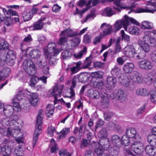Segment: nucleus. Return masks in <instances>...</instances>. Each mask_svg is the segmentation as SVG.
<instances>
[{"label": "nucleus", "instance_id": "nucleus-22", "mask_svg": "<svg viewBox=\"0 0 156 156\" xmlns=\"http://www.w3.org/2000/svg\"><path fill=\"white\" fill-rule=\"evenodd\" d=\"M65 35L67 37H73L77 35V33L75 32H73V30L70 29H67L64 31H62L60 36Z\"/></svg>", "mask_w": 156, "mask_h": 156}, {"label": "nucleus", "instance_id": "nucleus-12", "mask_svg": "<svg viewBox=\"0 0 156 156\" xmlns=\"http://www.w3.org/2000/svg\"><path fill=\"white\" fill-rule=\"evenodd\" d=\"M126 135L133 140L135 138H137V136H139L137 134V132L135 128L132 127L128 128L126 131Z\"/></svg>", "mask_w": 156, "mask_h": 156}, {"label": "nucleus", "instance_id": "nucleus-54", "mask_svg": "<svg viewBox=\"0 0 156 156\" xmlns=\"http://www.w3.org/2000/svg\"><path fill=\"white\" fill-rule=\"evenodd\" d=\"M121 33L122 40H124V41L126 42H128L130 41L129 36L126 34L124 30H121Z\"/></svg>", "mask_w": 156, "mask_h": 156}, {"label": "nucleus", "instance_id": "nucleus-40", "mask_svg": "<svg viewBox=\"0 0 156 156\" xmlns=\"http://www.w3.org/2000/svg\"><path fill=\"white\" fill-rule=\"evenodd\" d=\"M42 117L37 116L36 121L35 130H41Z\"/></svg>", "mask_w": 156, "mask_h": 156}, {"label": "nucleus", "instance_id": "nucleus-36", "mask_svg": "<svg viewBox=\"0 0 156 156\" xmlns=\"http://www.w3.org/2000/svg\"><path fill=\"white\" fill-rule=\"evenodd\" d=\"M41 133V130H39L38 129L35 130L34 134V138L33 142V148H34L36 145L37 141L38 139V136Z\"/></svg>", "mask_w": 156, "mask_h": 156}, {"label": "nucleus", "instance_id": "nucleus-47", "mask_svg": "<svg viewBox=\"0 0 156 156\" xmlns=\"http://www.w3.org/2000/svg\"><path fill=\"white\" fill-rule=\"evenodd\" d=\"M121 71L119 67L115 66L113 68L111 71V73L112 76L114 77H117Z\"/></svg>", "mask_w": 156, "mask_h": 156}, {"label": "nucleus", "instance_id": "nucleus-51", "mask_svg": "<svg viewBox=\"0 0 156 156\" xmlns=\"http://www.w3.org/2000/svg\"><path fill=\"white\" fill-rule=\"evenodd\" d=\"M129 31L131 34L137 35L139 34L140 30L137 27L133 26L129 28Z\"/></svg>", "mask_w": 156, "mask_h": 156}, {"label": "nucleus", "instance_id": "nucleus-57", "mask_svg": "<svg viewBox=\"0 0 156 156\" xmlns=\"http://www.w3.org/2000/svg\"><path fill=\"white\" fill-rule=\"evenodd\" d=\"M133 148V151L138 154H141L144 150V147H141L140 145L138 147H135Z\"/></svg>", "mask_w": 156, "mask_h": 156}, {"label": "nucleus", "instance_id": "nucleus-35", "mask_svg": "<svg viewBox=\"0 0 156 156\" xmlns=\"http://www.w3.org/2000/svg\"><path fill=\"white\" fill-rule=\"evenodd\" d=\"M114 14L115 13L112 11L111 8L109 7H107L104 9L102 13V15L103 16L110 17Z\"/></svg>", "mask_w": 156, "mask_h": 156}, {"label": "nucleus", "instance_id": "nucleus-55", "mask_svg": "<svg viewBox=\"0 0 156 156\" xmlns=\"http://www.w3.org/2000/svg\"><path fill=\"white\" fill-rule=\"evenodd\" d=\"M104 119L108 121L113 116V113L112 112H107L104 113Z\"/></svg>", "mask_w": 156, "mask_h": 156}, {"label": "nucleus", "instance_id": "nucleus-13", "mask_svg": "<svg viewBox=\"0 0 156 156\" xmlns=\"http://www.w3.org/2000/svg\"><path fill=\"white\" fill-rule=\"evenodd\" d=\"M115 1L114 4L115 5V6H114L113 8L119 11H120L121 9L124 8L123 6V4L121 2L120 0H101V3H104L106 2H112Z\"/></svg>", "mask_w": 156, "mask_h": 156}, {"label": "nucleus", "instance_id": "nucleus-58", "mask_svg": "<svg viewBox=\"0 0 156 156\" xmlns=\"http://www.w3.org/2000/svg\"><path fill=\"white\" fill-rule=\"evenodd\" d=\"M29 105L30 104L25 99L24 101L21 102L20 107L24 110H27L29 108Z\"/></svg>", "mask_w": 156, "mask_h": 156}, {"label": "nucleus", "instance_id": "nucleus-29", "mask_svg": "<svg viewBox=\"0 0 156 156\" xmlns=\"http://www.w3.org/2000/svg\"><path fill=\"white\" fill-rule=\"evenodd\" d=\"M54 108L52 105L48 104L46 106L45 113L48 118L51 117L53 115Z\"/></svg>", "mask_w": 156, "mask_h": 156}, {"label": "nucleus", "instance_id": "nucleus-8", "mask_svg": "<svg viewBox=\"0 0 156 156\" xmlns=\"http://www.w3.org/2000/svg\"><path fill=\"white\" fill-rule=\"evenodd\" d=\"M100 29L102 30V32L101 34L103 37L110 34L113 31L112 26L107 24L106 23L102 24Z\"/></svg>", "mask_w": 156, "mask_h": 156}, {"label": "nucleus", "instance_id": "nucleus-49", "mask_svg": "<svg viewBox=\"0 0 156 156\" xmlns=\"http://www.w3.org/2000/svg\"><path fill=\"white\" fill-rule=\"evenodd\" d=\"M51 151L52 153H55L57 150H58L56 144L55 143V140L52 139L51 141Z\"/></svg>", "mask_w": 156, "mask_h": 156}, {"label": "nucleus", "instance_id": "nucleus-1", "mask_svg": "<svg viewBox=\"0 0 156 156\" xmlns=\"http://www.w3.org/2000/svg\"><path fill=\"white\" fill-rule=\"evenodd\" d=\"M131 23L135 25H138V23L135 19L127 16H125V19L117 20L114 24V30L113 32H116L119 31L122 27L125 30H127V26Z\"/></svg>", "mask_w": 156, "mask_h": 156}, {"label": "nucleus", "instance_id": "nucleus-7", "mask_svg": "<svg viewBox=\"0 0 156 156\" xmlns=\"http://www.w3.org/2000/svg\"><path fill=\"white\" fill-rule=\"evenodd\" d=\"M138 66L141 69L147 70L151 69L153 67L151 61L147 59L138 62Z\"/></svg>", "mask_w": 156, "mask_h": 156}, {"label": "nucleus", "instance_id": "nucleus-61", "mask_svg": "<svg viewBox=\"0 0 156 156\" xmlns=\"http://www.w3.org/2000/svg\"><path fill=\"white\" fill-rule=\"evenodd\" d=\"M30 62H32L30 60L25 59L23 62V69L25 71L29 67V65L30 64Z\"/></svg>", "mask_w": 156, "mask_h": 156}, {"label": "nucleus", "instance_id": "nucleus-44", "mask_svg": "<svg viewBox=\"0 0 156 156\" xmlns=\"http://www.w3.org/2000/svg\"><path fill=\"white\" fill-rule=\"evenodd\" d=\"M12 150L11 147L5 146L2 148V154L4 155H10Z\"/></svg>", "mask_w": 156, "mask_h": 156}, {"label": "nucleus", "instance_id": "nucleus-9", "mask_svg": "<svg viewBox=\"0 0 156 156\" xmlns=\"http://www.w3.org/2000/svg\"><path fill=\"white\" fill-rule=\"evenodd\" d=\"M149 38V37L144 36L142 40H140L138 41V43L140 47L142 49L143 51H144L146 53L148 52L150 50V48L149 44L147 42L146 39Z\"/></svg>", "mask_w": 156, "mask_h": 156}, {"label": "nucleus", "instance_id": "nucleus-14", "mask_svg": "<svg viewBox=\"0 0 156 156\" xmlns=\"http://www.w3.org/2000/svg\"><path fill=\"white\" fill-rule=\"evenodd\" d=\"M133 82L136 83H141L142 81V79L141 75L136 71H134L130 77H129Z\"/></svg>", "mask_w": 156, "mask_h": 156}, {"label": "nucleus", "instance_id": "nucleus-38", "mask_svg": "<svg viewBox=\"0 0 156 156\" xmlns=\"http://www.w3.org/2000/svg\"><path fill=\"white\" fill-rule=\"evenodd\" d=\"M154 147L151 146L147 145L145 148V152L146 154L149 155H154L155 152L154 151Z\"/></svg>", "mask_w": 156, "mask_h": 156}, {"label": "nucleus", "instance_id": "nucleus-15", "mask_svg": "<svg viewBox=\"0 0 156 156\" xmlns=\"http://www.w3.org/2000/svg\"><path fill=\"white\" fill-rule=\"evenodd\" d=\"M30 62L29 67L25 71L30 75L33 76L36 73L37 70L33 62Z\"/></svg>", "mask_w": 156, "mask_h": 156}, {"label": "nucleus", "instance_id": "nucleus-31", "mask_svg": "<svg viewBox=\"0 0 156 156\" xmlns=\"http://www.w3.org/2000/svg\"><path fill=\"white\" fill-rule=\"evenodd\" d=\"M147 140L151 146L154 147H156V137L153 135H149L147 137Z\"/></svg>", "mask_w": 156, "mask_h": 156}, {"label": "nucleus", "instance_id": "nucleus-11", "mask_svg": "<svg viewBox=\"0 0 156 156\" xmlns=\"http://www.w3.org/2000/svg\"><path fill=\"white\" fill-rule=\"evenodd\" d=\"M47 77L44 76H43L39 78L36 76L32 77L30 80V85L31 87H34L37 83L39 80H41L44 83H46L47 82Z\"/></svg>", "mask_w": 156, "mask_h": 156}, {"label": "nucleus", "instance_id": "nucleus-30", "mask_svg": "<svg viewBox=\"0 0 156 156\" xmlns=\"http://www.w3.org/2000/svg\"><path fill=\"white\" fill-rule=\"evenodd\" d=\"M114 146L113 147L109 148L108 152L110 154L113 156H117L119 153V149L117 147Z\"/></svg>", "mask_w": 156, "mask_h": 156}, {"label": "nucleus", "instance_id": "nucleus-39", "mask_svg": "<svg viewBox=\"0 0 156 156\" xmlns=\"http://www.w3.org/2000/svg\"><path fill=\"white\" fill-rule=\"evenodd\" d=\"M142 28L144 29H151L154 28L153 24L147 21H144L142 23Z\"/></svg>", "mask_w": 156, "mask_h": 156}, {"label": "nucleus", "instance_id": "nucleus-53", "mask_svg": "<svg viewBox=\"0 0 156 156\" xmlns=\"http://www.w3.org/2000/svg\"><path fill=\"white\" fill-rule=\"evenodd\" d=\"M70 131V129L68 128H64L60 132L61 134L59 136L60 138H64L66 135L69 133Z\"/></svg>", "mask_w": 156, "mask_h": 156}, {"label": "nucleus", "instance_id": "nucleus-6", "mask_svg": "<svg viewBox=\"0 0 156 156\" xmlns=\"http://www.w3.org/2000/svg\"><path fill=\"white\" fill-rule=\"evenodd\" d=\"M4 56L6 60V63L8 65L12 66L14 64V59L16 58V56L13 51L9 50L7 52V55Z\"/></svg>", "mask_w": 156, "mask_h": 156}, {"label": "nucleus", "instance_id": "nucleus-5", "mask_svg": "<svg viewBox=\"0 0 156 156\" xmlns=\"http://www.w3.org/2000/svg\"><path fill=\"white\" fill-rule=\"evenodd\" d=\"M18 119V117L16 115L12 116L10 118H6L2 120L3 126H9L11 128L12 126L16 125L17 124L16 121Z\"/></svg>", "mask_w": 156, "mask_h": 156}, {"label": "nucleus", "instance_id": "nucleus-24", "mask_svg": "<svg viewBox=\"0 0 156 156\" xmlns=\"http://www.w3.org/2000/svg\"><path fill=\"white\" fill-rule=\"evenodd\" d=\"M59 53V51H56L54 53H53L48 57V58L50 57L49 63L50 65L53 66L56 63V61L57 59L56 58V56Z\"/></svg>", "mask_w": 156, "mask_h": 156}, {"label": "nucleus", "instance_id": "nucleus-16", "mask_svg": "<svg viewBox=\"0 0 156 156\" xmlns=\"http://www.w3.org/2000/svg\"><path fill=\"white\" fill-rule=\"evenodd\" d=\"M10 72V69L8 67H4L0 71V81L3 80L8 76Z\"/></svg>", "mask_w": 156, "mask_h": 156}, {"label": "nucleus", "instance_id": "nucleus-63", "mask_svg": "<svg viewBox=\"0 0 156 156\" xmlns=\"http://www.w3.org/2000/svg\"><path fill=\"white\" fill-rule=\"evenodd\" d=\"M150 99L152 102L156 103V91H153L150 93Z\"/></svg>", "mask_w": 156, "mask_h": 156}, {"label": "nucleus", "instance_id": "nucleus-18", "mask_svg": "<svg viewBox=\"0 0 156 156\" xmlns=\"http://www.w3.org/2000/svg\"><path fill=\"white\" fill-rule=\"evenodd\" d=\"M101 97L102 99L101 107L104 108H108L109 106V104L107 94L104 93V94L101 95Z\"/></svg>", "mask_w": 156, "mask_h": 156}, {"label": "nucleus", "instance_id": "nucleus-2", "mask_svg": "<svg viewBox=\"0 0 156 156\" xmlns=\"http://www.w3.org/2000/svg\"><path fill=\"white\" fill-rule=\"evenodd\" d=\"M103 75V73L101 71L92 73L91 74L92 78L90 83V86L100 90L102 89L103 86L102 78Z\"/></svg>", "mask_w": 156, "mask_h": 156}, {"label": "nucleus", "instance_id": "nucleus-52", "mask_svg": "<svg viewBox=\"0 0 156 156\" xmlns=\"http://www.w3.org/2000/svg\"><path fill=\"white\" fill-rule=\"evenodd\" d=\"M103 149L102 146H100L98 148H96L94 150L95 154H96L98 156H102L104 154Z\"/></svg>", "mask_w": 156, "mask_h": 156}, {"label": "nucleus", "instance_id": "nucleus-59", "mask_svg": "<svg viewBox=\"0 0 156 156\" xmlns=\"http://www.w3.org/2000/svg\"><path fill=\"white\" fill-rule=\"evenodd\" d=\"M91 57V55H90L89 57H88L86 58L85 62L84 63V68H87L91 65L92 61L90 58Z\"/></svg>", "mask_w": 156, "mask_h": 156}, {"label": "nucleus", "instance_id": "nucleus-50", "mask_svg": "<svg viewBox=\"0 0 156 156\" xmlns=\"http://www.w3.org/2000/svg\"><path fill=\"white\" fill-rule=\"evenodd\" d=\"M23 19L24 21H27L30 20L33 17V15L30 12L27 13L24 12L22 15Z\"/></svg>", "mask_w": 156, "mask_h": 156}, {"label": "nucleus", "instance_id": "nucleus-10", "mask_svg": "<svg viewBox=\"0 0 156 156\" xmlns=\"http://www.w3.org/2000/svg\"><path fill=\"white\" fill-rule=\"evenodd\" d=\"M47 48L46 51H44V55H46V58H48V57L54 53L56 51H59L56 49L55 47V44L52 43H50L47 45Z\"/></svg>", "mask_w": 156, "mask_h": 156}, {"label": "nucleus", "instance_id": "nucleus-32", "mask_svg": "<svg viewBox=\"0 0 156 156\" xmlns=\"http://www.w3.org/2000/svg\"><path fill=\"white\" fill-rule=\"evenodd\" d=\"M79 81L80 82L84 83L87 81L89 79V77L87 74L82 73L78 75Z\"/></svg>", "mask_w": 156, "mask_h": 156}, {"label": "nucleus", "instance_id": "nucleus-28", "mask_svg": "<svg viewBox=\"0 0 156 156\" xmlns=\"http://www.w3.org/2000/svg\"><path fill=\"white\" fill-rule=\"evenodd\" d=\"M115 77L113 76H108L107 81V83L111 87L113 88L116 83V80Z\"/></svg>", "mask_w": 156, "mask_h": 156}, {"label": "nucleus", "instance_id": "nucleus-25", "mask_svg": "<svg viewBox=\"0 0 156 156\" xmlns=\"http://www.w3.org/2000/svg\"><path fill=\"white\" fill-rule=\"evenodd\" d=\"M140 136H137V138H135V140H133V142H131L132 147V148L135 147H138L140 145L141 147H143V144L140 142Z\"/></svg>", "mask_w": 156, "mask_h": 156}, {"label": "nucleus", "instance_id": "nucleus-48", "mask_svg": "<svg viewBox=\"0 0 156 156\" xmlns=\"http://www.w3.org/2000/svg\"><path fill=\"white\" fill-rule=\"evenodd\" d=\"M44 23L38 21L33 24V30H39L41 29L43 26Z\"/></svg>", "mask_w": 156, "mask_h": 156}, {"label": "nucleus", "instance_id": "nucleus-46", "mask_svg": "<svg viewBox=\"0 0 156 156\" xmlns=\"http://www.w3.org/2000/svg\"><path fill=\"white\" fill-rule=\"evenodd\" d=\"M87 2H88V3L87 4L86 8L89 7V9L91 7L90 5L92 2V0H82V1H80L78 4V5L79 6L82 7Z\"/></svg>", "mask_w": 156, "mask_h": 156}, {"label": "nucleus", "instance_id": "nucleus-21", "mask_svg": "<svg viewBox=\"0 0 156 156\" xmlns=\"http://www.w3.org/2000/svg\"><path fill=\"white\" fill-rule=\"evenodd\" d=\"M41 54V51L37 49H33L28 52L29 56L34 59H39Z\"/></svg>", "mask_w": 156, "mask_h": 156}, {"label": "nucleus", "instance_id": "nucleus-34", "mask_svg": "<svg viewBox=\"0 0 156 156\" xmlns=\"http://www.w3.org/2000/svg\"><path fill=\"white\" fill-rule=\"evenodd\" d=\"M61 56L64 59H69L72 56V53L69 50L65 49L62 52Z\"/></svg>", "mask_w": 156, "mask_h": 156}, {"label": "nucleus", "instance_id": "nucleus-23", "mask_svg": "<svg viewBox=\"0 0 156 156\" xmlns=\"http://www.w3.org/2000/svg\"><path fill=\"white\" fill-rule=\"evenodd\" d=\"M9 49V45L7 42L3 39L0 40V56L1 53L3 51H5Z\"/></svg>", "mask_w": 156, "mask_h": 156}, {"label": "nucleus", "instance_id": "nucleus-64", "mask_svg": "<svg viewBox=\"0 0 156 156\" xmlns=\"http://www.w3.org/2000/svg\"><path fill=\"white\" fill-rule=\"evenodd\" d=\"M150 59L152 62L156 64V51L151 52L150 55Z\"/></svg>", "mask_w": 156, "mask_h": 156}, {"label": "nucleus", "instance_id": "nucleus-3", "mask_svg": "<svg viewBox=\"0 0 156 156\" xmlns=\"http://www.w3.org/2000/svg\"><path fill=\"white\" fill-rule=\"evenodd\" d=\"M24 95L29 99L32 106H36L38 101V96L37 93H32L27 90Z\"/></svg>", "mask_w": 156, "mask_h": 156}, {"label": "nucleus", "instance_id": "nucleus-33", "mask_svg": "<svg viewBox=\"0 0 156 156\" xmlns=\"http://www.w3.org/2000/svg\"><path fill=\"white\" fill-rule=\"evenodd\" d=\"M149 93V91L146 88H144L137 89L136 91V94L143 96L148 95Z\"/></svg>", "mask_w": 156, "mask_h": 156}, {"label": "nucleus", "instance_id": "nucleus-42", "mask_svg": "<svg viewBox=\"0 0 156 156\" xmlns=\"http://www.w3.org/2000/svg\"><path fill=\"white\" fill-rule=\"evenodd\" d=\"M70 40L71 41V46L73 48L78 46L80 41V38L78 37H76Z\"/></svg>", "mask_w": 156, "mask_h": 156}, {"label": "nucleus", "instance_id": "nucleus-4", "mask_svg": "<svg viewBox=\"0 0 156 156\" xmlns=\"http://www.w3.org/2000/svg\"><path fill=\"white\" fill-rule=\"evenodd\" d=\"M63 87V86L61 85L59 86H55L53 87L51 91H50L51 95L54 97L55 104H56L58 101V97H60Z\"/></svg>", "mask_w": 156, "mask_h": 156}, {"label": "nucleus", "instance_id": "nucleus-60", "mask_svg": "<svg viewBox=\"0 0 156 156\" xmlns=\"http://www.w3.org/2000/svg\"><path fill=\"white\" fill-rule=\"evenodd\" d=\"M78 81H79V80L78 75L74 76L72 80L71 87L74 88L76 85L77 82H78Z\"/></svg>", "mask_w": 156, "mask_h": 156}, {"label": "nucleus", "instance_id": "nucleus-41", "mask_svg": "<svg viewBox=\"0 0 156 156\" xmlns=\"http://www.w3.org/2000/svg\"><path fill=\"white\" fill-rule=\"evenodd\" d=\"M23 153L20 146H16L14 150V155L16 156H23Z\"/></svg>", "mask_w": 156, "mask_h": 156}, {"label": "nucleus", "instance_id": "nucleus-37", "mask_svg": "<svg viewBox=\"0 0 156 156\" xmlns=\"http://www.w3.org/2000/svg\"><path fill=\"white\" fill-rule=\"evenodd\" d=\"M87 51V48L86 47L83 46V49L78 53L75 54L74 55L76 58H80L83 55L86 54Z\"/></svg>", "mask_w": 156, "mask_h": 156}, {"label": "nucleus", "instance_id": "nucleus-27", "mask_svg": "<svg viewBox=\"0 0 156 156\" xmlns=\"http://www.w3.org/2000/svg\"><path fill=\"white\" fill-rule=\"evenodd\" d=\"M121 139L117 135H115L112 137V142L114 146H119L120 144Z\"/></svg>", "mask_w": 156, "mask_h": 156}, {"label": "nucleus", "instance_id": "nucleus-43", "mask_svg": "<svg viewBox=\"0 0 156 156\" xmlns=\"http://www.w3.org/2000/svg\"><path fill=\"white\" fill-rule=\"evenodd\" d=\"M109 125L112 130L116 132L119 131L121 129L120 125L117 123L115 124L113 122H110Z\"/></svg>", "mask_w": 156, "mask_h": 156}, {"label": "nucleus", "instance_id": "nucleus-62", "mask_svg": "<svg viewBox=\"0 0 156 156\" xmlns=\"http://www.w3.org/2000/svg\"><path fill=\"white\" fill-rule=\"evenodd\" d=\"M146 55V52L144 51L141 50L140 52L138 53V55H137L136 59H140L144 58Z\"/></svg>", "mask_w": 156, "mask_h": 156}, {"label": "nucleus", "instance_id": "nucleus-45", "mask_svg": "<svg viewBox=\"0 0 156 156\" xmlns=\"http://www.w3.org/2000/svg\"><path fill=\"white\" fill-rule=\"evenodd\" d=\"M107 135V131L105 128H102L98 134V137L101 139L106 137Z\"/></svg>", "mask_w": 156, "mask_h": 156}, {"label": "nucleus", "instance_id": "nucleus-17", "mask_svg": "<svg viewBox=\"0 0 156 156\" xmlns=\"http://www.w3.org/2000/svg\"><path fill=\"white\" fill-rule=\"evenodd\" d=\"M116 96L118 97V100L120 101L121 102L124 103L125 101L126 95L124 90L121 89L118 90Z\"/></svg>", "mask_w": 156, "mask_h": 156}, {"label": "nucleus", "instance_id": "nucleus-20", "mask_svg": "<svg viewBox=\"0 0 156 156\" xmlns=\"http://www.w3.org/2000/svg\"><path fill=\"white\" fill-rule=\"evenodd\" d=\"M45 58H41L37 59L36 62V64L38 67L40 68H43L47 66V59H48L47 58H46V55Z\"/></svg>", "mask_w": 156, "mask_h": 156}, {"label": "nucleus", "instance_id": "nucleus-56", "mask_svg": "<svg viewBox=\"0 0 156 156\" xmlns=\"http://www.w3.org/2000/svg\"><path fill=\"white\" fill-rule=\"evenodd\" d=\"M6 18L5 20L4 23L5 24L8 26L11 25L12 23L13 18L9 16H6Z\"/></svg>", "mask_w": 156, "mask_h": 156}, {"label": "nucleus", "instance_id": "nucleus-19", "mask_svg": "<svg viewBox=\"0 0 156 156\" xmlns=\"http://www.w3.org/2000/svg\"><path fill=\"white\" fill-rule=\"evenodd\" d=\"M134 68L133 64L131 62L126 63L124 64L123 67V71L125 73H130Z\"/></svg>", "mask_w": 156, "mask_h": 156}, {"label": "nucleus", "instance_id": "nucleus-26", "mask_svg": "<svg viewBox=\"0 0 156 156\" xmlns=\"http://www.w3.org/2000/svg\"><path fill=\"white\" fill-rule=\"evenodd\" d=\"M132 139L129 138L126 135H123L122 136L120 144H122L125 146H128L129 145L131 141V142H132Z\"/></svg>", "mask_w": 156, "mask_h": 156}]
</instances>
